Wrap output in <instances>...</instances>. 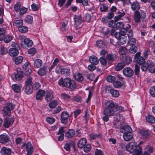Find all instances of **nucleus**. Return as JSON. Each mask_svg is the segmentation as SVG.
<instances>
[{
  "instance_id": "obj_24",
  "label": "nucleus",
  "mask_w": 155,
  "mask_h": 155,
  "mask_svg": "<svg viewBox=\"0 0 155 155\" xmlns=\"http://www.w3.org/2000/svg\"><path fill=\"white\" fill-rule=\"evenodd\" d=\"M90 61L93 65H97L99 63V60L95 56H92L89 58Z\"/></svg>"
},
{
  "instance_id": "obj_38",
  "label": "nucleus",
  "mask_w": 155,
  "mask_h": 155,
  "mask_svg": "<svg viewBox=\"0 0 155 155\" xmlns=\"http://www.w3.org/2000/svg\"><path fill=\"white\" fill-rule=\"evenodd\" d=\"M128 41L127 45L130 46H132L134 45L136 43V40L134 38L128 39Z\"/></svg>"
},
{
  "instance_id": "obj_58",
  "label": "nucleus",
  "mask_w": 155,
  "mask_h": 155,
  "mask_svg": "<svg viewBox=\"0 0 155 155\" xmlns=\"http://www.w3.org/2000/svg\"><path fill=\"white\" fill-rule=\"evenodd\" d=\"M46 120L49 123L52 124L55 121V119L52 117H47L46 118Z\"/></svg>"
},
{
  "instance_id": "obj_20",
  "label": "nucleus",
  "mask_w": 155,
  "mask_h": 155,
  "mask_svg": "<svg viewBox=\"0 0 155 155\" xmlns=\"http://www.w3.org/2000/svg\"><path fill=\"white\" fill-rule=\"evenodd\" d=\"M74 79L78 82H81L84 79V78L82 74L79 72L75 73L74 75Z\"/></svg>"
},
{
  "instance_id": "obj_48",
  "label": "nucleus",
  "mask_w": 155,
  "mask_h": 155,
  "mask_svg": "<svg viewBox=\"0 0 155 155\" xmlns=\"http://www.w3.org/2000/svg\"><path fill=\"white\" fill-rule=\"evenodd\" d=\"M19 31L21 33H25L28 31V28L27 27L22 25L18 28Z\"/></svg>"
},
{
  "instance_id": "obj_37",
  "label": "nucleus",
  "mask_w": 155,
  "mask_h": 155,
  "mask_svg": "<svg viewBox=\"0 0 155 155\" xmlns=\"http://www.w3.org/2000/svg\"><path fill=\"white\" fill-rule=\"evenodd\" d=\"M13 39V37L8 35L5 37L4 36V39L3 40L5 43H8L9 42Z\"/></svg>"
},
{
  "instance_id": "obj_44",
  "label": "nucleus",
  "mask_w": 155,
  "mask_h": 155,
  "mask_svg": "<svg viewBox=\"0 0 155 155\" xmlns=\"http://www.w3.org/2000/svg\"><path fill=\"white\" fill-rule=\"evenodd\" d=\"M98 138H101V135L100 134H92L90 135V138L91 140H94Z\"/></svg>"
},
{
  "instance_id": "obj_34",
  "label": "nucleus",
  "mask_w": 155,
  "mask_h": 155,
  "mask_svg": "<svg viewBox=\"0 0 155 155\" xmlns=\"http://www.w3.org/2000/svg\"><path fill=\"white\" fill-rule=\"evenodd\" d=\"M14 25L17 27L19 28L23 24V21L22 20H15L14 21Z\"/></svg>"
},
{
  "instance_id": "obj_21",
  "label": "nucleus",
  "mask_w": 155,
  "mask_h": 155,
  "mask_svg": "<svg viewBox=\"0 0 155 155\" xmlns=\"http://www.w3.org/2000/svg\"><path fill=\"white\" fill-rule=\"evenodd\" d=\"M123 137L126 141H129L132 140L133 135L131 133H124Z\"/></svg>"
},
{
  "instance_id": "obj_13",
  "label": "nucleus",
  "mask_w": 155,
  "mask_h": 155,
  "mask_svg": "<svg viewBox=\"0 0 155 155\" xmlns=\"http://www.w3.org/2000/svg\"><path fill=\"white\" fill-rule=\"evenodd\" d=\"M26 148L27 151V155H31L33 151V148L30 142H28L26 143Z\"/></svg>"
},
{
  "instance_id": "obj_40",
  "label": "nucleus",
  "mask_w": 155,
  "mask_h": 155,
  "mask_svg": "<svg viewBox=\"0 0 155 155\" xmlns=\"http://www.w3.org/2000/svg\"><path fill=\"white\" fill-rule=\"evenodd\" d=\"M96 45L97 47L101 48H104L105 46V43L101 40H98L97 41Z\"/></svg>"
},
{
  "instance_id": "obj_16",
  "label": "nucleus",
  "mask_w": 155,
  "mask_h": 155,
  "mask_svg": "<svg viewBox=\"0 0 155 155\" xmlns=\"http://www.w3.org/2000/svg\"><path fill=\"white\" fill-rule=\"evenodd\" d=\"M131 8L133 11L136 12H138L140 8L139 3L137 2H133L131 4Z\"/></svg>"
},
{
  "instance_id": "obj_60",
  "label": "nucleus",
  "mask_w": 155,
  "mask_h": 155,
  "mask_svg": "<svg viewBox=\"0 0 155 155\" xmlns=\"http://www.w3.org/2000/svg\"><path fill=\"white\" fill-rule=\"evenodd\" d=\"M11 110L8 107L7 105L3 109V111L5 113V115L9 114L11 113Z\"/></svg>"
},
{
  "instance_id": "obj_52",
  "label": "nucleus",
  "mask_w": 155,
  "mask_h": 155,
  "mask_svg": "<svg viewBox=\"0 0 155 155\" xmlns=\"http://www.w3.org/2000/svg\"><path fill=\"white\" fill-rule=\"evenodd\" d=\"M25 21L28 23L31 24L33 21V17L30 15H27L26 17Z\"/></svg>"
},
{
  "instance_id": "obj_47",
  "label": "nucleus",
  "mask_w": 155,
  "mask_h": 155,
  "mask_svg": "<svg viewBox=\"0 0 155 155\" xmlns=\"http://www.w3.org/2000/svg\"><path fill=\"white\" fill-rule=\"evenodd\" d=\"M124 23L121 22H116L115 27L117 29H121L124 27Z\"/></svg>"
},
{
  "instance_id": "obj_14",
  "label": "nucleus",
  "mask_w": 155,
  "mask_h": 155,
  "mask_svg": "<svg viewBox=\"0 0 155 155\" xmlns=\"http://www.w3.org/2000/svg\"><path fill=\"white\" fill-rule=\"evenodd\" d=\"M48 71L47 67L43 66L39 69L38 73L41 76H43L46 74Z\"/></svg>"
},
{
  "instance_id": "obj_53",
  "label": "nucleus",
  "mask_w": 155,
  "mask_h": 155,
  "mask_svg": "<svg viewBox=\"0 0 155 155\" xmlns=\"http://www.w3.org/2000/svg\"><path fill=\"white\" fill-rule=\"evenodd\" d=\"M91 16L89 13H86L84 15V18L85 20L87 22H89L91 19Z\"/></svg>"
},
{
  "instance_id": "obj_55",
  "label": "nucleus",
  "mask_w": 155,
  "mask_h": 155,
  "mask_svg": "<svg viewBox=\"0 0 155 155\" xmlns=\"http://www.w3.org/2000/svg\"><path fill=\"white\" fill-rule=\"evenodd\" d=\"M1 54H5L8 52V49L7 48L4 47H2L1 48Z\"/></svg>"
},
{
  "instance_id": "obj_32",
  "label": "nucleus",
  "mask_w": 155,
  "mask_h": 155,
  "mask_svg": "<svg viewBox=\"0 0 155 155\" xmlns=\"http://www.w3.org/2000/svg\"><path fill=\"white\" fill-rule=\"evenodd\" d=\"M61 74L68 76L70 74V68L68 67L62 68Z\"/></svg>"
},
{
  "instance_id": "obj_49",
  "label": "nucleus",
  "mask_w": 155,
  "mask_h": 155,
  "mask_svg": "<svg viewBox=\"0 0 155 155\" xmlns=\"http://www.w3.org/2000/svg\"><path fill=\"white\" fill-rule=\"evenodd\" d=\"M108 8V6L106 4H103L101 5L100 9L101 12H105Z\"/></svg>"
},
{
  "instance_id": "obj_5",
  "label": "nucleus",
  "mask_w": 155,
  "mask_h": 155,
  "mask_svg": "<svg viewBox=\"0 0 155 155\" xmlns=\"http://www.w3.org/2000/svg\"><path fill=\"white\" fill-rule=\"evenodd\" d=\"M21 46L23 48L27 49L31 46L33 45L32 41L28 38L25 39L23 41L21 42Z\"/></svg>"
},
{
  "instance_id": "obj_33",
  "label": "nucleus",
  "mask_w": 155,
  "mask_h": 155,
  "mask_svg": "<svg viewBox=\"0 0 155 155\" xmlns=\"http://www.w3.org/2000/svg\"><path fill=\"white\" fill-rule=\"evenodd\" d=\"M125 66V65L122 62L119 63L115 67V70L117 71H120Z\"/></svg>"
},
{
  "instance_id": "obj_46",
  "label": "nucleus",
  "mask_w": 155,
  "mask_h": 155,
  "mask_svg": "<svg viewBox=\"0 0 155 155\" xmlns=\"http://www.w3.org/2000/svg\"><path fill=\"white\" fill-rule=\"evenodd\" d=\"M23 57L21 56L16 57L15 60V63L17 64H19L23 61Z\"/></svg>"
},
{
  "instance_id": "obj_57",
  "label": "nucleus",
  "mask_w": 155,
  "mask_h": 155,
  "mask_svg": "<svg viewBox=\"0 0 155 155\" xmlns=\"http://www.w3.org/2000/svg\"><path fill=\"white\" fill-rule=\"evenodd\" d=\"M91 147L90 144H87L84 148V151L85 152H88L91 150Z\"/></svg>"
},
{
  "instance_id": "obj_50",
  "label": "nucleus",
  "mask_w": 155,
  "mask_h": 155,
  "mask_svg": "<svg viewBox=\"0 0 155 155\" xmlns=\"http://www.w3.org/2000/svg\"><path fill=\"white\" fill-rule=\"evenodd\" d=\"M5 32V30L4 28H0V41H2L4 39V36Z\"/></svg>"
},
{
  "instance_id": "obj_64",
  "label": "nucleus",
  "mask_w": 155,
  "mask_h": 155,
  "mask_svg": "<svg viewBox=\"0 0 155 155\" xmlns=\"http://www.w3.org/2000/svg\"><path fill=\"white\" fill-rule=\"evenodd\" d=\"M61 98L63 99H67L70 98V96L65 93L62 94H61Z\"/></svg>"
},
{
  "instance_id": "obj_9",
  "label": "nucleus",
  "mask_w": 155,
  "mask_h": 155,
  "mask_svg": "<svg viewBox=\"0 0 155 155\" xmlns=\"http://www.w3.org/2000/svg\"><path fill=\"white\" fill-rule=\"evenodd\" d=\"M120 58L121 59L122 62L126 66L130 64L132 61V58L127 55L122 56Z\"/></svg>"
},
{
  "instance_id": "obj_39",
  "label": "nucleus",
  "mask_w": 155,
  "mask_h": 155,
  "mask_svg": "<svg viewBox=\"0 0 155 155\" xmlns=\"http://www.w3.org/2000/svg\"><path fill=\"white\" fill-rule=\"evenodd\" d=\"M117 15L115 17V19L116 21L120 19L121 17L124 16L125 15V13L124 12H117Z\"/></svg>"
},
{
  "instance_id": "obj_41",
  "label": "nucleus",
  "mask_w": 155,
  "mask_h": 155,
  "mask_svg": "<svg viewBox=\"0 0 155 155\" xmlns=\"http://www.w3.org/2000/svg\"><path fill=\"white\" fill-rule=\"evenodd\" d=\"M115 79V77L110 75H108L106 78V80L107 81L113 84L114 82Z\"/></svg>"
},
{
  "instance_id": "obj_30",
  "label": "nucleus",
  "mask_w": 155,
  "mask_h": 155,
  "mask_svg": "<svg viewBox=\"0 0 155 155\" xmlns=\"http://www.w3.org/2000/svg\"><path fill=\"white\" fill-rule=\"evenodd\" d=\"M146 119L147 121L149 123L153 124L155 122V118L152 115H148Z\"/></svg>"
},
{
  "instance_id": "obj_54",
  "label": "nucleus",
  "mask_w": 155,
  "mask_h": 155,
  "mask_svg": "<svg viewBox=\"0 0 155 155\" xmlns=\"http://www.w3.org/2000/svg\"><path fill=\"white\" fill-rule=\"evenodd\" d=\"M57 105V101H53L49 104V106L51 108H54Z\"/></svg>"
},
{
  "instance_id": "obj_12",
  "label": "nucleus",
  "mask_w": 155,
  "mask_h": 155,
  "mask_svg": "<svg viewBox=\"0 0 155 155\" xmlns=\"http://www.w3.org/2000/svg\"><path fill=\"white\" fill-rule=\"evenodd\" d=\"M14 121V118L12 117L6 118L4 121V125L5 127L8 128L13 123Z\"/></svg>"
},
{
  "instance_id": "obj_22",
  "label": "nucleus",
  "mask_w": 155,
  "mask_h": 155,
  "mask_svg": "<svg viewBox=\"0 0 155 155\" xmlns=\"http://www.w3.org/2000/svg\"><path fill=\"white\" fill-rule=\"evenodd\" d=\"M45 93V92L44 91L41 90H38L36 94V99L38 100H41Z\"/></svg>"
},
{
  "instance_id": "obj_19",
  "label": "nucleus",
  "mask_w": 155,
  "mask_h": 155,
  "mask_svg": "<svg viewBox=\"0 0 155 155\" xmlns=\"http://www.w3.org/2000/svg\"><path fill=\"white\" fill-rule=\"evenodd\" d=\"M87 143V140L84 138H82L79 141L78 146L80 148H83L86 145Z\"/></svg>"
},
{
  "instance_id": "obj_23",
  "label": "nucleus",
  "mask_w": 155,
  "mask_h": 155,
  "mask_svg": "<svg viewBox=\"0 0 155 155\" xmlns=\"http://www.w3.org/2000/svg\"><path fill=\"white\" fill-rule=\"evenodd\" d=\"M47 94L45 97V100L47 102L50 101L53 98L52 92L51 91H46Z\"/></svg>"
},
{
  "instance_id": "obj_4",
  "label": "nucleus",
  "mask_w": 155,
  "mask_h": 155,
  "mask_svg": "<svg viewBox=\"0 0 155 155\" xmlns=\"http://www.w3.org/2000/svg\"><path fill=\"white\" fill-rule=\"evenodd\" d=\"M155 68L154 63L150 60H148L145 64L141 67V69L143 71H146L148 69L150 73L154 72V69Z\"/></svg>"
},
{
  "instance_id": "obj_11",
  "label": "nucleus",
  "mask_w": 155,
  "mask_h": 155,
  "mask_svg": "<svg viewBox=\"0 0 155 155\" xmlns=\"http://www.w3.org/2000/svg\"><path fill=\"white\" fill-rule=\"evenodd\" d=\"M123 74L127 77H130L132 76L134 74L133 70L130 67H127L123 70Z\"/></svg>"
},
{
  "instance_id": "obj_42",
  "label": "nucleus",
  "mask_w": 155,
  "mask_h": 155,
  "mask_svg": "<svg viewBox=\"0 0 155 155\" xmlns=\"http://www.w3.org/2000/svg\"><path fill=\"white\" fill-rule=\"evenodd\" d=\"M107 59L109 61L115 60L116 59V55L115 54H109L107 57Z\"/></svg>"
},
{
  "instance_id": "obj_61",
  "label": "nucleus",
  "mask_w": 155,
  "mask_h": 155,
  "mask_svg": "<svg viewBox=\"0 0 155 155\" xmlns=\"http://www.w3.org/2000/svg\"><path fill=\"white\" fill-rule=\"evenodd\" d=\"M33 88H25V93L27 94H31L33 91Z\"/></svg>"
},
{
  "instance_id": "obj_31",
  "label": "nucleus",
  "mask_w": 155,
  "mask_h": 155,
  "mask_svg": "<svg viewBox=\"0 0 155 155\" xmlns=\"http://www.w3.org/2000/svg\"><path fill=\"white\" fill-rule=\"evenodd\" d=\"M25 85L26 87H30L32 86V78H28L25 82Z\"/></svg>"
},
{
  "instance_id": "obj_8",
  "label": "nucleus",
  "mask_w": 155,
  "mask_h": 155,
  "mask_svg": "<svg viewBox=\"0 0 155 155\" xmlns=\"http://www.w3.org/2000/svg\"><path fill=\"white\" fill-rule=\"evenodd\" d=\"M74 25L78 28H81L82 22L81 17L80 16L75 15L74 18Z\"/></svg>"
},
{
  "instance_id": "obj_56",
  "label": "nucleus",
  "mask_w": 155,
  "mask_h": 155,
  "mask_svg": "<svg viewBox=\"0 0 155 155\" xmlns=\"http://www.w3.org/2000/svg\"><path fill=\"white\" fill-rule=\"evenodd\" d=\"M127 35L128 39L133 38L134 34L133 31L130 29L128 30L127 32Z\"/></svg>"
},
{
  "instance_id": "obj_59",
  "label": "nucleus",
  "mask_w": 155,
  "mask_h": 155,
  "mask_svg": "<svg viewBox=\"0 0 155 155\" xmlns=\"http://www.w3.org/2000/svg\"><path fill=\"white\" fill-rule=\"evenodd\" d=\"M71 146V143H65L64 147V148L67 151H70V148Z\"/></svg>"
},
{
  "instance_id": "obj_3",
  "label": "nucleus",
  "mask_w": 155,
  "mask_h": 155,
  "mask_svg": "<svg viewBox=\"0 0 155 155\" xmlns=\"http://www.w3.org/2000/svg\"><path fill=\"white\" fill-rule=\"evenodd\" d=\"M58 84L60 86L66 87H76V85L74 81L69 78L64 79L61 78L58 81Z\"/></svg>"
},
{
  "instance_id": "obj_1",
  "label": "nucleus",
  "mask_w": 155,
  "mask_h": 155,
  "mask_svg": "<svg viewBox=\"0 0 155 155\" xmlns=\"http://www.w3.org/2000/svg\"><path fill=\"white\" fill-rule=\"evenodd\" d=\"M126 149L130 153H133V155H140L141 153V148L137 146L135 142L130 143L127 144Z\"/></svg>"
},
{
  "instance_id": "obj_35",
  "label": "nucleus",
  "mask_w": 155,
  "mask_h": 155,
  "mask_svg": "<svg viewBox=\"0 0 155 155\" xmlns=\"http://www.w3.org/2000/svg\"><path fill=\"white\" fill-rule=\"evenodd\" d=\"M110 91V94L114 97H117L119 95V92L117 90L112 89Z\"/></svg>"
},
{
  "instance_id": "obj_26",
  "label": "nucleus",
  "mask_w": 155,
  "mask_h": 155,
  "mask_svg": "<svg viewBox=\"0 0 155 155\" xmlns=\"http://www.w3.org/2000/svg\"><path fill=\"white\" fill-rule=\"evenodd\" d=\"M141 18L140 17V13L138 12H134V19L136 22H139L140 21V19Z\"/></svg>"
},
{
  "instance_id": "obj_29",
  "label": "nucleus",
  "mask_w": 155,
  "mask_h": 155,
  "mask_svg": "<svg viewBox=\"0 0 155 155\" xmlns=\"http://www.w3.org/2000/svg\"><path fill=\"white\" fill-rule=\"evenodd\" d=\"M113 84L114 87H120L121 86H126L125 82L124 81H123V83H121L119 81H116L114 82Z\"/></svg>"
},
{
  "instance_id": "obj_28",
  "label": "nucleus",
  "mask_w": 155,
  "mask_h": 155,
  "mask_svg": "<svg viewBox=\"0 0 155 155\" xmlns=\"http://www.w3.org/2000/svg\"><path fill=\"white\" fill-rule=\"evenodd\" d=\"M127 52V48L124 46H121L120 47L118 52L120 54L123 55L126 54Z\"/></svg>"
},
{
  "instance_id": "obj_10",
  "label": "nucleus",
  "mask_w": 155,
  "mask_h": 155,
  "mask_svg": "<svg viewBox=\"0 0 155 155\" xmlns=\"http://www.w3.org/2000/svg\"><path fill=\"white\" fill-rule=\"evenodd\" d=\"M69 114L67 111H64L61 114V120L62 123L66 124L68 122Z\"/></svg>"
},
{
  "instance_id": "obj_51",
  "label": "nucleus",
  "mask_w": 155,
  "mask_h": 155,
  "mask_svg": "<svg viewBox=\"0 0 155 155\" xmlns=\"http://www.w3.org/2000/svg\"><path fill=\"white\" fill-rule=\"evenodd\" d=\"M137 61L138 64H141L145 63V60L142 57H139L137 59Z\"/></svg>"
},
{
  "instance_id": "obj_63",
  "label": "nucleus",
  "mask_w": 155,
  "mask_h": 155,
  "mask_svg": "<svg viewBox=\"0 0 155 155\" xmlns=\"http://www.w3.org/2000/svg\"><path fill=\"white\" fill-rule=\"evenodd\" d=\"M29 54L34 55L36 52V49L35 48H31L28 50Z\"/></svg>"
},
{
  "instance_id": "obj_15",
  "label": "nucleus",
  "mask_w": 155,
  "mask_h": 155,
  "mask_svg": "<svg viewBox=\"0 0 155 155\" xmlns=\"http://www.w3.org/2000/svg\"><path fill=\"white\" fill-rule=\"evenodd\" d=\"M11 149L6 147H2L1 150V153L2 155H8L11 154Z\"/></svg>"
},
{
  "instance_id": "obj_45",
  "label": "nucleus",
  "mask_w": 155,
  "mask_h": 155,
  "mask_svg": "<svg viewBox=\"0 0 155 155\" xmlns=\"http://www.w3.org/2000/svg\"><path fill=\"white\" fill-rule=\"evenodd\" d=\"M140 134L143 137L145 138H147L150 135V133L149 132L145 130H141L140 132Z\"/></svg>"
},
{
  "instance_id": "obj_18",
  "label": "nucleus",
  "mask_w": 155,
  "mask_h": 155,
  "mask_svg": "<svg viewBox=\"0 0 155 155\" xmlns=\"http://www.w3.org/2000/svg\"><path fill=\"white\" fill-rule=\"evenodd\" d=\"M20 48H11L9 51V54L12 56H17L19 53L18 50Z\"/></svg>"
},
{
  "instance_id": "obj_25",
  "label": "nucleus",
  "mask_w": 155,
  "mask_h": 155,
  "mask_svg": "<svg viewBox=\"0 0 155 155\" xmlns=\"http://www.w3.org/2000/svg\"><path fill=\"white\" fill-rule=\"evenodd\" d=\"M75 133V131L73 129H69L65 133V136L67 138H70L73 137Z\"/></svg>"
},
{
  "instance_id": "obj_2",
  "label": "nucleus",
  "mask_w": 155,
  "mask_h": 155,
  "mask_svg": "<svg viewBox=\"0 0 155 155\" xmlns=\"http://www.w3.org/2000/svg\"><path fill=\"white\" fill-rule=\"evenodd\" d=\"M106 107L104 110V113L105 115L110 116H114V108L115 107V104L112 101H107L106 103Z\"/></svg>"
},
{
  "instance_id": "obj_62",
  "label": "nucleus",
  "mask_w": 155,
  "mask_h": 155,
  "mask_svg": "<svg viewBox=\"0 0 155 155\" xmlns=\"http://www.w3.org/2000/svg\"><path fill=\"white\" fill-rule=\"evenodd\" d=\"M21 4L19 2H17L14 6L15 10L16 12H18L20 10Z\"/></svg>"
},
{
  "instance_id": "obj_36",
  "label": "nucleus",
  "mask_w": 155,
  "mask_h": 155,
  "mask_svg": "<svg viewBox=\"0 0 155 155\" xmlns=\"http://www.w3.org/2000/svg\"><path fill=\"white\" fill-rule=\"evenodd\" d=\"M121 44L123 45L126 43L127 41V37L125 35H121L120 38L119 40Z\"/></svg>"
},
{
  "instance_id": "obj_7",
  "label": "nucleus",
  "mask_w": 155,
  "mask_h": 155,
  "mask_svg": "<svg viewBox=\"0 0 155 155\" xmlns=\"http://www.w3.org/2000/svg\"><path fill=\"white\" fill-rule=\"evenodd\" d=\"M23 68L24 69V73L25 75L28 76L32 72L31 69L30 64L29 62L25 63L23 66Z\"/></svg>"
},
{
  "instance_id": "obj_27",
  "label": "nucleus",
  "mask_w": 155,
  "mask_h": 155,
  "mask_svg": "<svg viewBox=\"0 0 155 155\" xmlns=\"http://www.w3.org/2000/svg\"><path fill=\"white\" fill-rule=\"evenodd\" d=\"M42 61L41 60L39 59H36L34 62V67L36 68H38L42 65Z\"/></svg>"
},
{
  "instance_id": "obj_6",
  "label": "nucleus",
  "mask_w": 155,
  "mask_h": 155,
  "mask_svg": "<svg viewBox=\"0 0 155 155\" xmlns=\"http://www.w3.org/2000/svg\"><path fill=\"white\" fill-rule=\"evenodd\" d=\"M13 79H15L16 80L20 81L23 77V73L20 69H17L16 72L12 75Z\"/></svg>"
},
{
  "instance_id": "obj_43",
  "label": "nucleus",
  "mask_w": 155,
  "mask_h": 155,
  "mask_svg": "<svg viewBox=\"0 0 155 155\" xmlns=\"http://www.w3.org/2000/svg\"><path fill=\"white\" fill-rule=\"evenodd\" d=\"M123 129L124 130V131L123 132L124 133H131L132 131L131 127L129 125H126L124 126Z\"/></svg>"
},
{
  "instance_id": "obj_17",
  "label": "nucleus",
  "mask_w": 155,
  "mask_h": 155,
  "mask_svg": "<svg viewBox=\"0 0 155 155\" xmlns=\"http://www.w3.org/2000/svg\"><path fill=\"white\" fill-rule=\"evenodd\" d=\"M9 140L8 137L4 134L0 135V143H5L8 142Z\"/></svg>"
}]
</instances>
